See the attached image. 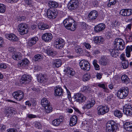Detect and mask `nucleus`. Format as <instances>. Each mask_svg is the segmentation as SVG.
<instances>
[{"label": "nucleus", "instance_id": "1", "mask_svg": "<svg viewBox=\"0 0 132 132\" xmlns=\"http://www.w3.org/2000/svg\"><path fill=\"white\" fill-rule=\"evenodd\" d=\"M63 24L66 29L71 31L75 30L76 28L75 21L71 18H67L63 21Z\"/></svg>", "mask_w": 132, "mask_h": 132}, {"label": "nucleus", "instance_id": "2", "mask_svg": "<svg viewBox=\"0 0 132 132\" xmlns=\"http://www.w3.org/2000/svg\"><path fill=\"white\" fill-rule=\"evenodd\" d=\"M114 44L117 50H122L125 47V42L122 39L120 38H117L115 39Z\"/></svg>", "mask_w": 132, "mask_h": 132}, {"label": "nucleus", "instance_id": "3", "mask_svg": "<svg viewBox=\"0 0 132 132\" xmlns=\"http://www.w3.org/2000/svg\"><path fill=\"white\" fill-rule=\"evenodd\" d=\"M128 92V89L127 87L121 88L118 91L117 96L120 99L124 98L127 95Z\"/></svg>", "mask_w": 132, "mask_h": 132}, {"label": "nucleus", "instance_id": "4", "mask_svg": "<svg viewBox=\"0 0 132 132\" xmlns=\"http://www.w3.org/2000/svg\"><path fill=\"white\" fill-rule=\"evenodd\" d=\"M107 132H113L117 129L116 123L113 120L109 121L106 124Z\"/></svg>", "mask_w": 132, "mask_h": 132}, {"label": "nucleus", "instance_id": "5", "mask_svg": "<svg viewBox=\"0 0 132 132\" xmlns=\"http://www.w3.org/2000/svg\"><path fill=\"white\" fill-rule=\"evenodd\" d=\"M97 110L98 114L103 115L109 112V108L107 106L100 105L97 107Z\"/></svg>", "mask_w": 132, "mask_h": 132}, {"label": "nucleus", "instance_id": "6", "mask_svg": "<svg viewBox=\"0 0 132 132\" xmlns=\"http://www.w3.org/2000/svg\"><path fill=\"white\" fill-rule=\"evenodd\" d=\"M28 26L27 24L24 23L20 24L18 27V30L20 34L23 35L28 33Z\"/></svg>", "mask_w": 132, "mask_h": 132}, {"label": "nucleus", "instance_id": "7", "mask_svg": "<svg viewBox=\"0 0 132 132\" xmlns=\"http://www.w3.org/2000/svg\"><path fill=\"white\" fill-rule=\"evenodd\" d=\"M80 66L84 71H88L90 70V66L88 62L85 60H82L79 63Z\"/></svg>", "mask_w": 132, "mask_h": 132}, {"label": "nucleus", "instance_id": "8", "mask_svg": "<svg viewBox=\"0 0 132 132\" xmlns=\"http://www.w3.org/2000/svg\"><path fill=\"white\" fill-rule=\"evenodd\" d=\"M12 95L16 100L20 101L23 99L24 94L22 91L18 90L14 92L12 94Z\"/></svg>", "mask_w": 132, "mask_h": 132}, {"label": "nucleus", "instance_id": "9", "mask_svg": "<svg viewBox=\"0 0 132 132\" xmlns=\"http://www.w3.org/2000/svg\"><path fill=\"white\" fill-rule=\"evenodd\" d=\"M79 4L78 0H71L69 2L68 5L69 10H75L78 8Z\"/></svg>", "mask_w": 132, "mask_h": 132}, {"label": "nucleus", "instance_id": "10", "mask_svg": "<svg viewBox=\"0 0 132 132\" xmlns=\"http://www.w3.org/2000/svg\"><path fill=\"white\" fill-rule=\"evenodd\" d=\"M75 100L79 103L85 101L86 100V97L80 93H77L75 94L74 96Z\"/></svg>", "mask_w": 132, "mask_h": 132}, {"label": "nucleus", "instance_id": "11", "mask_svg": "<svg viewBox=\"0 0 132 132\" xmlns=\"http://www.w3.org/2000/svg\"><path fill=\"white\" fill-rule=\"evenodd\" d=\"M38 81L40 83H44L47 81L48 79L46 75L39 73L36 75Z\"/></svg>", "mask_w": 132, "mask_h": 132}, {"label": "nucleus", "instance_id": "12", "mask_svg": "<svg viewBox=\"0 0 132 132\" xmlns=\"http://www.w3.org/2000/svg\"><path fill=\"white\" fill-rule=\"evenodd\" d=\"M64 40L61 38H57L55 40L54 46L57 48L60 49L63 47L64 44Z\"/></svg>", "mask_w": 132, "mask_h": 132}, {"label": "nucleus", "instance_id": "13", "mask_svg": "<svg viewBox=\"0 0 132 132\" xmlns=\"http://www.w3.org/2000/svg\"><path fill=\"white\" fill-rule=\"evenodd\" d=\"M32 77L28 75H23L20 80L21 83L26 84L29 83V81H31Z\"/></svg>", "mask_w": 132, "mask_h": 132}, {"label": "nucleus", "instance_id": "14", "mask_svg": "<svg viewBox=\"0 0 132 132\" xmlns=\"http://www.w3.org/2000/svg\"><path fill=\"white\" fill-rule=\"evenodd\" d=\"M38 40V38L36 37L28 39L27 45V48H31L36 43Z\"/></svg>", "mask_w": 132, "mask_h": 132}, {"label": "nucleus", "instance_id": "15", "mask_svg": "<svg viewBox=\"0 0 132 132\" xmlns=\"http://www.w3.org/2000/svg\"><path fill=\"white\" fill-rule=\"evenodd\" d=\"M58 13L57 11H52L50 9H48L47 11V15L48 17L52 19L55 18L58 14Z\"/></svg>", "mask_w": 132, "mask_h": 132}, {"label": "nucleus", "instance_id": "16", "mask_svg": "<svg viewBox=\"0 0 132 132\" xmlns=\"http://www.w3.org/2000/svg\"><path fill=\"white\" fill-rule=\"evenodd\" d=\"M52 37V35L50 33H45L42 35V37L43 40L46 42H50Z\"/></svg>", "mask_w": 132, "mask_h": 132}, {"label": "nucleus", "instance_id": "17", "mask_svg": "<svg viewBox=\"0 0 132 132\" xmlns=\"http://www.w3.org/2000/svg\"><path fill=\"white\" fill-rule=\"evenodd\" d=\"M124 113L127 116H131L132 114V105H128L125 106L123 109Z\"/></svg>", "mask_w": 132, "mask_h": 132}, {"label": "nucleus", "instance_id": "18", "mask_svg": "<svg viewBox=\"0 0 132 132\" xmlns=\"http://www.w3.org/2000/svg\"><path fill=\"white\" fill-rule=\"evenodd\" d=\"M98 15L97 12L95 10L90 12L88 15V18L90 21H93L95 20Z\"/></svg>", "mask_w": 132, "mask_h": 132}, {"label": "nucleus", "instance_id": "19", "mask_svg": "<svg viewBox=\"0 0 132 132\" xmlns=\"http://www.w3.org/2000/svg\"><path fill=\"white\" fill-rule=\"evenodd\" d=\"M99 62L100 65L105 66L109 63L110 60L106 56H103L100 59Z\"/></svg>", "mask_w": 132, "mask_h": 132}, {"label": "nucleus", "instance_id": "20", "mask_svg": "<svg viewBox=\"0 0 132 132\" xmlns=\"http://www.w3.org/2000/svg\"><path fill=\"white\" fill-rule=\"evenodd\" d=\"M29 63V61L26 58H24L20 61L18 64V67L21 68H23L27 66Z\"/></svg>", "mask_w": 132, "mask_h": 132}, {"label": "nucleus", "instance_id": "21", "mask_svg": "<svg viewBox=\"0 0 132 132\" xmlns=\"http://www.w3.org/2000/svg\"><path fill=\"white\" fill-rule=\"evenodd\" d=\"M63 119V117L62 116H60L59 118L53 120L52 122V124L54 126H58L62 122Z\"/></svg>", "mask_w": 132, "mask_h": 132}, {"label": "nucleus", "instance_id": "22", "mask_svg": "<svg viewBox=\"0 0 132 132\" xmlns=\"http://www.w3.org/2000/svg\"><path fill=\"white\" fill-rule=\"evenodd\" d=\"M120 13L123 16H129L132 14V10L127 9H122L120 11Z\"/></svg>", "mask_w": 132, "mask_h": 132}, {"label": "nucleus", "instance_id": "23", "mask_svg": "<svg viewBox=\"0 0 132 132\" xmlns=\"http://www.w3.org/2000/svg\"><path fill=\"white\" fill-rule=\"evenodd\" d=\"M16 113L15 109L12 107H9L5 110V113L7 117H8L11 113L15 114Z\"/></svg>", "mask_w": 132, "mask_h": 132}, {"label": "nucleus", "instance_id": "24", "mask_svg": "<svg viewBox=\"0 0 132 132\" xmlns=\"http://www.w3.org/2000/svg\"><path fill=\"white\" fill-rule=\"evenodd\" d=\"M105 27V25L103 23L99 24L94 28V31L96 32H99L104 30Z\"/></svg>", "mask_w": 132, "mask_h": 132}, {"label": "nucleus", "instance_id": "25", "mask_svg": "<svg viewBox=\"0 0 132 132\" xmlns=\"http://www.w3.org/2000/svg\"><path fill=\"white\" fill-rule=\"evenodd\" d=\"M63 90L59 86H56L54 88V95L55 96H61L63 94Z\"/></svg>", "mask_w": 132, "mask_h": 132}, {"label": "nucleus", "instance_id": "26", "mask_svg": "<svg viewBox=\"0 0 132 132\" xmlns=\"http://www.w3.org/2000/svg\"><path fill=\"white\" fill-rule=\"evenodd\" d=\"M5 36L7 39L11 41H16L18 40L17 36L13 34H6Z\"/></svg>", "mask_w": 132, "mask_h": 132}, {"label": "nucleus", "instance_id": "27", "mask_svg": "<svg viewBox=\"0 0 132 132\" xmlns=\"http://www.w3.org/2000/svg\"><path fill=\"white\" fill-rule=\"evenodd\" d=\"M95 103V100L93 99L90 100L87 102V104L85 105L84 108L87 109H89L92 107Z\"/></svg>", "mask_w": 132, "mask_h": 132}, {"label": "nucleus", "instance_id": "28", "mask_svg": "<svg viewBox=\"0 0 132 132\" xmlns=\"http://www.w3.org/2000/svg\"><path fill=\"white\" fill-rule=\"evenodd\" d=\"M78 121V118L76 116L74 115L72 116L70 119V126H75L77 123Z\"/></svg>", "mask_w": 132, "mask_h": 132}, {"label": "nucleus", "instance_id": "29", "mask_svg": "<svg viewBox=\"0 0 132 132\" xmlns=\"http://www.w3.org/2000/svg\"><path fill=\"white\" fill-rule=\"evenodd\" d=\"M64 71L67 74L68 76L69 75L71 76H73L75 73L74 70L72 68L69 67H67L66 68L65 70H64Z\"/></svg>", "mask_w": 132, "mask_h": 132}, {"label": "nucleus", "instance_id": "30", "mask_svg": "<svg viewBox=\"0 0 132 132\" xmlns=\"http://www.w3.org/2000/svg\"><path fill=\"white\" fill-rule=\"evenodd\" d=\"M71 45L73 47L75 50L76 52L77 53L81 54L83 52V50L81 48H80L79 46H78L76 44H74V43H72Z\"/></svg>", "mask_w": 132, "mask_h": 132}, {"label": "nucleus", "instance_id": "31", "mask_svg": "<svg viewBox=\"0 0 132 132\" xmlns=\"http://www.w3.org/2000/svg\"><path fill=\"white\" fill-rule=\"evenodd\" d=\"M48 5L51 8H56L59 6V4L57 2L52 1L48 2Z\"/></svg>", "mask_w": 132, "mask_h": 132}, {"label": "nucleus", "instance_id": "32", "mask_svg": "<svg viewBox=\"0 0 132 132\" xmlns=\"http://www.w3.org/2000/svg\"><path fill=\"white\" fill-rule=\"evenodd\" d=\"M38 26L39 29L42 30H45L48 29L49 28L48 25L44 22L39 23Z\"/></svg>", "mask_w": 132, "mask_h": 132}, {"label": "nucleus", "instance_id": "33", "mask_svg": "<svg viewBox=\"0 0 132 132\" xmlns=\"http://www.w3.org/2000/svg\"><path fill=\"white\" fill-rule=\"evenodd\" d=\"M124 127L125 129L128 131H132V123L129 122H126L125 123Z\"/></svg>", "mask_w": 132, "mask_h": 132}, {"label": "nucleus", "instance_id": "34", "mask_svg": "<svg viewBox=\"0 0 132 132\" xmlns=\"http://www.w3.org/2000/svg\"><path fill=\"white\" fill-rule=\"evenodd\" d=\"M109 50L110 52L111 56L112 57H116L119 56V52H118L116 50H113L111 49H109Z\"/></svg>", "mask_w": 132, "mask_h": 132}, {"label": "nucleus", "instance_id": "35", "mask_svg": "<svg viewBox=\"0 0 132 132\" xmlns=\"http://www.w3.org/2000/svg\"><path fill=\"white\" fill-rule=\"evenodd\" d=\"M94 41L95 43H101L103 42L104 39L101 36H96L94 38Z\"/></svg>", "mask_w": 132, "mask_h": 132}, {"label": "nucleus", "instance_id": "36", "mask_svg": "<svg viewBox=\"0 0 132 132\" xmlns=\"http://www.w3.org/2000/svg\"><path fill=\"white\" fill-rule=\"evenodd\" d=\"M12 57L14 59L18 61L21 59L22 55H21V53H20L17 52L14 53L12 55Z\"/></svg>", "mask_w": 132, "mask_h": 132}, {"label": "nucleus", "instance_id": "37", "mask_svg": "<svg viewBox=\"0 0 132 132\" xmlns=\"http://www.w3.org/2000/svg\"><path fill=\"white\" fill-rule=\"evenodd\" d=\"M41 104L43 107L50 104V102L46 98H43L41 100Z\"/></svg>", "mask_w": 132, "mask_h": 132}, {"label": "nucleus", "instance_id": "38", "mask_svg": "<svg viewBox=\"0 0 132 132\" xmlns=\"http://www.w3.org/2000/svg\"><path fill=\"white\" fill-rule=\"evenodd\" d=\"M46 53L49 56H51L52 57L54 56L56 54V52H53L52 50L49 49H47L46 51Z\"/></svg>", "mask_w": 132, "mask_h": 132}, {"label": "nucleus", "instance_id": "39", "mask_svg": "<svg viewBox=\"0 0 132 132\" xmlns=\"http://www.w3.org/2000/svg\"><path fill=\"white\" fill-rule=\"evenodd\" d=\"M122 82L126 84H128L129 81V79L127 76L126 75H123L121 77Z\"/></svg>", "mask_w": 132, "mask_h": 132}, {"label": "nucleus", "instance_id": "40", "mask_svg": "<svg viewBox=\"0 0 132 132\" xmlns=\"http://www.w3.org/2000/svg\"><path fill=\"white\" fill-rule=\"evenodd\" d=\"M45 111L47 113H49L52 111L53 108L50 105V104L43 107Z\"/></svg>", "mask_w": 132, "mask_h": 132}, {"label": "nucleus", "instance_id": "41", "mask_svg": "<svg viewBox=\"0 0 132 132\" xmlns=\"http://www.w3.org/2000/svg\"><path fill=\"white\" fill-rule=\"evenodd\" d=\"M62 64L61 61L60 59L56 60L53 62V65L57 68L59 67Z\"/></svg>", "mask_w": 132, "mask_h": 132}, {"label": "nucleus", "instance_id": "42", "mask_svg": "<svg viewBox=\"0 0 132 132\" xmlns=\"http://www.w3.org/2000/svg\"><path fill=\"white\" fill-rule=\"evenodd\" d=\"M114 114L115 116L119 118L121 117L123 114L122 113L121 111L117 110H116L114 111Z\"/></svg>", "mask_w": 132, "mask_h": 132}, {"label": "nucleus", "instance_id": "43", "mask_svg": "<svg viewBox=\"0 0 132 132\" xmlns=\"http://www.w3.org/2000/svg\"><path fill=\"white\" fill-rule=\"evenodd\" d=\"M95 69L96 70H99L100 69V66L97 63V61L96 60H94L93 62Z\"/></svg>", "mask_w": 132, "mask_h": 132}, {"label": "nucleus", "instance_id": "44", "mask_svg": "<svg viewBox=\"0 0 132 132\" xmlns=\"http://www.w3.org/2000/svg\"><path fill=\"white\" fill-rule=\"evenodd\" d=\"M122 63L123 68L124 69H126L128 66L129 63L127 60L122 61Z\"/></svg>", "mask_w": 132, "mask_h": 132}, {"label": "nucleus", "instance_id": "45", "mask_svg": "<svg viewBox=\"0 0 132 132\" xmlns=\"http://www.w3.org/2000/svg\"><path fill=\"white\" fill-rule=\"evenodd\" d=\"M91 76L89 73L84 74L83 77V79L84 81H87L90 79Z\"/></svg>", "mask_w": 132, "mask_h": 132}, {"label": "nucleus", "instance_id": "46", "mask_svg": "<svg viewBox=\"0 0 132 132\" xmlns=\"http://www.w3.org/2000/svg\"><path fill=\"white\" fill-rule=\"evenodd\" d=\"M6 9L5 6L4 4H0V13H4Z\"/></svg>", "mask_w": 132, "mask_h": 132}, {"label": "nucleus", "instance_id": "47", "mask_svg": "<svg viewBox=\"0 0 132 132\" xmlns=\"http://www.w3.org/2000/svg\"><path fill=\"white\" fill-rule=\"evenodd\" d=\"M90 89V88L88 86H84L81 88V90L82 92H89Z\"/></svg>", "mask_w": 132, "mask_h": 132}, {"label": "nucleus", "instance_id": "48", "mask_svg": "<svg viewBox=\"0 0 132 132\" xmlns=\"http://www.w3.org/2000/svg\"><path fill=\"white\" fill-rule=\"evenodd\" d=\"M42 56L41 55L37 54L35 55V60L36 61H39L41 60L42 59Z\"/></svg>", "mask_w": 132, "mask_h": 132}, {"label": "nucleus", "instance_id": "49", "mask_svg": "<svg viewBox=\"0 0 132 132\" xmlns=\"http://www.w3.org/2000/svg\"><path fill=\"white\" fill-rule=\"evenodd\" d=\"M97 86L99 87L102 88L104 89V91L105 92H107L108 89L106 88L105 86V85L103 84H99L97 85Z\"/></svg>", "mask_w": 132, "mask_h": 132}, {"label": "nucleus", "instance_id": "50", "mask_svg": "<svg viewBox=\"0 0 132 132\" xmlns=\"http://www.w3.org/2000/svg\"><path fill=\"white\" fill-rule=\"evenodd\" d=\"M116 2V0H109V3L107 4V6L108 7H110L111 5L114 4Z\"/></svg>", "mask_w": 132, "mask_h": 132}, {"label": "nucleus", "instance_id": "51", "mask_svg": "<svg viewBox=\"0 0 132 132\" xmlns=\"http://www.w3.org/2000/svg\"><path fill=\"white\" fill-rule=\"evenodd\" d=\"M130 50H129L126 48V56L128 57H129L130 56Z\"/></svg>", "mask_w": 132, "mask_h": 132}, {"label": "nucleus", "instance_id": "52", "mask_svg": "<svg viewBox=\"0 0 132 132\" xmlns=\"http://www.w3.org/2000/svg\"><path fill=\"white\" fill-rule=\"evenodd\" d=\"M92 4L93 6L94 7H97L98 6V3L96 0H93L92 2Z\"/></svg>", "mask_w": 132, "mask_h": 132}, {"label": "nucleus", "instance_id": "53", "mask_svg": "<svg viewBox=\"0 0 132 132\" xmlns=\"http://www.w3.org/2000/svg\"><path fill=\"white\" fill-rule=\"evenodd\" d=\"M81 27L82 29H85L86 28L87 24L84 22H82L80 23Z\"/></svg>", "mask_w": 132, "mask_h": 132}, {"label": "nucleus", "instance_id": "54", "mask_svg": "<svg viewBox=\"0 0 132 132\" xmlns=\"http://www.w3.org/2000/svg\"><path fill=\"white\" fill-rule=\"evenodd\" d=\"M83 44L87 49H89L91 48V45L88 43L85 42Z\"/></svg>", "mask_w": 132, "mask_h": 132}, {"label": "nucleus", "instance_id": "55", "mask_svg": "<svg viewBox=\"0 0 132 132\" xmlns=\"http://www.w3.org/2000/svg\"><path fill=\"white\" fill-rule=\"evenodd\" d=\"M35 127L38 129H41L42 126L40 123L39 122H37L35 125Z\"/></svg>", "mask_w": 132, "mask_h": 132}, {"label": "nucleus", "instance_id": "56", "mask_svg": "<svg viewBox=\"0 0 132 132\" xmlns=\"http://www.w3.org/2000/svg\"><path fill=\"white\" fill-rule=\"evenodd\" d=\"M24 1L26 5H31L32 3L31 0H24Z\"/></svg>", "mask_w": 132, "mask_h": 132}, {"label": "nucleus", "instance_id": "57", "mask_svg": "<svg viewBox=\"0 0 132 132\" xmlns=\"http://www.w3.org/2000/svg\"><path fill=\"white\" fill-rule=\"evenodd\" d=\"M120 58L122 61L126 60V57H125V54L124 53H122L120 56Z\"/></svg>", "mask_w": 132, "mask_h": 132}, {"label": "nucleus", "instance_id": "58", "mask_svg": "<svg viewBox=\"0 0 132 132\" xmlns=\"http://www.w3.org/2000/svg\"><path fill=\"white\" fill-rule=\"evenodd\" d=\"M7 67L6 64L4 63H0V68L6 69Z\"/></svg>", "mask_w": 132, "mask_h": 132}, {"label": "nucleus", "instance_id": "59", "mask_svg": "<svg viewBox=\"0 0 132 132\" xmlns=\"http://www.w3.org/2000/svg\"><path fill=\"white\" fill-rule=\"evenodd\" d=\"M27 116L28 118H33L36 117V115L28 114L27 115Z\"/></svg>", "mask_w": 132, "mask_h": 132}, {"label": "nucleus", "instance_id": "60", "mask_svg": "<svg viewBox=\"0 0 132 132\" xmlns=\"http://www.w3.org/2000/svg\"><path fill=\"white\" fill-rule=\"evenodd\" d=\"M4 44V42L3 38L0 37V47L2 46Z\"/></svg>", "mask_w": 132, "mask_h": 132}, {"label": "nucleus", "instance_id": "61", "mask_svg": "<svg viewBox=\"0 0 132 132\" xmlns=\"http://www.w3.org/2000/svg\"><path fill=\"white\" fill-rule=\"evenodd\" d=\"M26 18L24 16H19L18 18V21H23Z\"/></svg>", "mask_w": 132, "mask_h": 132}, {"label": "nucleus", "instance_id": "62", "mask_svg": "<svg viewBox=\"0 0 132 132\" xmlns=\"http://www.w3.org/2000/svg\"><path fill=\"white\" fill-rule=\"evenodd\" d=\"M7 132H17L16 129L14 128H10L7 129Z\"/></svg>", "mask_w": 132, "mask_h": 132}, {"label": "nucleus", "instance_id": "63", "mask_svg": "<svg viewBox=\"0 0 132 132\" xmlns=\"http://www.w3.org/2000/svg\"><path fill=\"white\" fill-rule=\"evenodd\" d=\"M102 73H97L96 75V77L97 79H100L102 77Z\"/></svg>", "mask_w": 132, "mask_h": 132}, {"label": "nucleus", "instance_id": "64", "mask_svg": "<svg viewBox=\"0 0 132 132\" xmlns=\"http://www.w3.org/2000/svg\"><path fill=\"white\" fill-rule=\"evenodd\" d=\"M65 88L66 90L67 93L68 95V98H69L71 97V93L67 88L65 87Z\"/></svg>", "mask_w": 132, "mask_h": 132}]
</instances>
